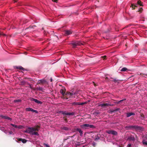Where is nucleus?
Here are the masks:
<instances>
[{
  "label": "nucleus",
  "mask_w": 147,
  "mask_h": 147,
  "mask_svg": "<svg viewBox=\"0 0 147 147\" xmlns=\"http://www.w3.org/2000/svg\"><path fill=\"white\" fill-rule=\"evenodd\" d=\"M99 106H100L101 107H103L105 106V104H102L98 105Z\"/></svg>",
  "instance_id": "cd10ccee"
},
{
  "label": "nucleus",
  "mask_w": 147,
  "mask_h": 147,
  "mask_svg": "<svg viewBox=\"0 0 147 147\" xmlns=\"http://www.w3.org/2000/svg\"><path fill=\"white\" fill-rule=\"evenodd\" d=\"M104 57H106V56H105Z\"/></svg>",
  "instance_id": "ea45409f"
},
{
  "label": "nucleus",
  "mask_w": 147,
  "mask_h": 147,
  "mask_svg": "<svg viewBox=\"0 0 147 147\" xmlns=\"http://www.w3.org/2000/svg\"><path fill=\"white\" fill-rule=\"evenodd\" d=\"M8 120H10V121H11L12 120V119L11 118H10L9 117H8L7 119Z\"/></svg>",
  "instance_id": "2f4dec72"
},
{
  "label": "nucleus",
  "mask_w": 147,
  "mask_h": 147,
  "mask_svg": "<svg viewBox=\"0 0 147 147\" xmlns=\"http://www.w3.org/2000/svg\"><path fill=\"white\" fill-rule=\"evenodd\" d=\"M21 100H14V101L15 102H20Z\"/></svg>",
  "instance_id": "a878e982"
},
{
  "label": "nucleus",
  "mask_w": 147,
  "mask_h": 147,
  "mask_svg": "<svg viewBox=\"0 0 147 147\" xmlns=\"http://www.w3.org/2000/svg\"><path fill=\"white\" fill-rule=\"evenodd\" d=\"M32 99L33 100V101H34L36 103H37L38 104H42V102L40 101H39L36 99H34V98H33Z\"/></svg>",
  "instance_id": "f8f14e48"
},
{
  "label": "nucleus",
  "mask_w": 147,
  "mask_h": 147,
  "mask_svg": "<svg viewBox=\"0 0 147 147\" xmlns=\"http://www.w3.org/2000/svg\"><path fill=\"white\" fill-rule=\"evenodd\" d=\"M126 100V99H124L121 100L119 101H118V102H117V103L118 104V103H119L120 102L123 101V100Z\"/></svg>",
  "instance_id": "c85d7f7f"
},
{
  "label": "nucleus",
  "mask_w": 147,
  "mask_h": 147,
  "mask_svg": "<svg viewBox=\"0 0 147 147\" xmlns=\"http://www.w3.org/2000/svg\"><path fill=\"white\" fill-rule=\"evenodd\" d=\"M46 82V81L43 79L40 80L38 81V82L39 83H43L44 82Z\"/></svg>",
  "instance_id": "4468645a"
},
{
  "label": "nucleus",
  "mask_w": 147,
  "mask_h": 147,
  "mask_svg": "<svg viewBox=\"0 0 147 147\" xmlns=\"http://www.w3.org/2000/svg\"><path fill=\"white\" fill-rule=\"evenodd\" d=\"M12 133H13V132H12V131H10V132H9V134H12Z\"/></svg>",
  "instance_id": "e433bc0d"
},
{
  "label": "nucleus",
  "mask_w": 147,
  "mask_h": 147,
  "mask_svg": "<svg viewBox=\"0 0 147 147\" xmlns=\"http://www.w3.org/2000/svg\"><path fill=\"white\" fill-rule=\"evenodd\" d=\"M125 128L127 129H135L136 130H139L140 131H142L143 130L144 128L142 127L138 126L137 125H130L127 126Z\"/></svg>",
  "instance_id": "f03ea898"
},
{
  "label": "nucleus",
  "mask_w": 147,
  "mask_h": 147,
  "mask_svg": "<svg viewBox=\"0 0 147 147\" xmlns=\"http://www.w3.org/2000/svg\"><path fill=\"white\" fill-rule=\"evenodd\" d=\"M1 130H2V131H3V129H1Z\"/></svg>",
  "instance_id": "a19ab883"
},
{
  "label": "nucleus",
  "mask_w": 147,
  "mask_h": 147,
  "mask_svg": "<svg viewBox=\"0 0 147 147\" xmlns=\"http://www.w3.org/2000/svg\"><path fill=\"white\" fill-rule=\"evenodd\" d=\"M106 132L108 134H112L115 135H117V132L114 130H107Z\"/></svg>",
  "instance_id": "39448f33"
},
{
  "label": "nucleus",
  "mask_w": 147,
  "mask_h": 147,
  "mask_svg": "<svg viewBox=\"0 0 147 147\" xmlns=\"http://www.w3.org/2000/svg\"><path fill=\"white\" fill-rule=\"evenodd\" d=\"M142 7H140L139 9V11H140V12H142Z\"/></svg>",
  "instance_id": "7c9ffc66"
},
{
  "label": "nucleus",
  "mask_w": 147,
  "mask_h": 147,
  "mask_svg": "<svg viewBox=\"0 0 147 147\" xmlns=\"http://www.w3.org/2000/svg\"><path fill=\"white\" fill-rule=\"evenodd\" d=\"M84 147V146H83V147Z\"/></svg>",
  "instance_id": "c03bdc74"
},
{
  "label": "nucleus",
  "mask_w": 147,
  "mask_h": 147,
  "mask_svg": "<svg viewBox=\"0 0 147 147\" xmlns=\"http://www.w3.org/2000/svg\"><path fill=\"white\" fill-rule=\"evenodd\" d=\"M76 130L77 131H78L79 132L80 134V136H82L83 131L80 128H77L76 129Z\"/></svg>",
  "instance_id": "9d476101"
},
{
  "label": "nucleus",
  "mask_w": 147,
  "mask_h": 147,
  "mask_svg": "<svg viewBox=\"0 0 147 147\" xmlns=\"http://www.w3.org/2000/svg\"><path fill=\"white\" fill-rule=\"evenodd\" d=\"M69 94L70 95H73L75 94L74 93H69Z\"/></svg>",
  "instance_id": "473e14b6"
},
{
  "label": "nucleus",
  "mask_w": 147,
  "mask_h": 147,
  "mask_svg": "<svg viewBox=\"0 0 147 147\" xmlns=\"http://www.w3.org/2000/svg\"><path fill=\"white\" fill-rule=\"evenodd\" d=\"M138 5H142V3H141V1L140 0L138 1H137V3L131 4V6L132 7V9H134V6L135 7H137Z\"/></svg>",
  "instance_id": "20e7f679"
},
{
  "label": "nucleus",
  "mask_w": 147,
  "mask_h": 147,
  "mask_svg": "<svg viewBox=\"0 0 147 147\" xmlns=\"http://www.w3.org/2000/svg\"><path fill=\"white\" fill-rule=\"evenodd\" d=\"M38 129L37 128L29 127L24 131V132L27 133L32 135L38 136L39 134L35 131H38Z\"/></svg>",
  "instance_id": "f257e3e1"
},
{
  "label": "nucleus",
  "mask_w": 147,
  "mask_h": 147,
  "mask_svg": "<svg viewBox=\"0 0 147 147\" xmlns=\"http://www.w3.org/2000/svg\"><path fill=\"white\" fill-rule=\"evenodd\" d=\"M96 144V143L94 142H93L92 144V145L93 146H94Z\"/></svg>",
  "instance_id": "72a5a7b5"
},
{
  "label": "nucleus",
  "mask_w": 147,
  "mask_h": 147,
  "mask_svg": "<svg viewBox=\"0 0 147 147\" xmlns=\"http://www.w3.org/2000/svg\"><path fill=\"white\" fill-rule=\"evenodd\" d=\"M63 115H73L74 113L73 112H67L66 111H61L60 112Z\"/></svg>",
  "instance_id": "423d86ee"
},
{
  "label": "nucleus",
  "mask_w": 147,
  "mask_h": 147,
  "mask_svg": "<svg viewBox=\"0 0 147 147\" xmlns=\"http://www.w3.org/2000/svg\"><path fill=\"white\" fill-rule=\"evenodd\" d=\"M17 69H20L22 70L23 71H24V69L22 66H18V67H17Z\"/></svg>",
  "instance_id": "6ab92c4d"
},
{
  "label": "nucleus",
  "mask_w": 147,
  "mask_h": 147,
  "mask_svg": "<svg viewBox=\"0 0 147 147\" xmlns=\"http://www.w3.org/2000/svg\"><path fill=\"white\" fill-rule=\"evenodd\" d=\"M52 78H51V82H52Z\"/></svg>",
  "instance_id": "4c0bfd02"
},
{
  "label": "nucleus",
  "mask_w": 147,
  "mask_h": 147,
  "mask_svg": "<svg viewBox=\"0 0 147 147\" xmlns=\"http://www.w3.org/2000/svg\"><path fill=\"white\" fill-rule=\"evenodd\" d=\"M135 113H127V117H129L131 115H134Z\"/></svg>",
  "instance_id": "9b49d317"
},
{
  "label": "nucleus",
  "mask_w": 147,
  "mask_h": 147,
  "mask_svg": "<svg viewBox=\"0 0 147 147\" xmlns=\"http://www.w3.org/2000/svg\"><path fill=\"white\" fill-rule=\"evenodd\" d=\"M57 0H52V1H54L55 2H57Z\"/></svg>",
  "instance_id": "f704fd0d"
},
{
  "label": "nucleus",
  "mask_w": 147,
  "mask_h": 147,
  "mask_svg": "<svg viewBox=\"0 0 147 147\" xmlns=\"http://www.w3.org/2000/svg\"><path fill=\"white\" fill-rule=\"evenodd\" d=\"M60 92L61 94H62L63 95L65 94V92H64L63 90L61 89L60 90Z\"/></svg>",
  "instance_id": "aec40b11"
},
{
  "label": "nucleus",
  "mask_w": 147,
  "mask_h": 147,
  "mask_svg": "<svg viewBox=\"0 0 147 147\" xmlns=\"http://www.w3.org/2000/svg\"><path fill=\"white\" fill-rule=\"evenodd\" d=\"M43 144L46 147H50V146L47 144L44 143Z\"/></svg>",
  "instance_id": "393cba45"
},
{
  "label": "nucleus",
  "mask_w": 147,
  "mask_h": 147,
  "mask_svg": "<svg viewBox=\"0 0 147 147\" xmlns=\"http://www.w3.org/2000/svg\"><path fill=\"white\" fill-rule=\"evenodd\" d=\"M105 106H111L112 105L111 104H108V103H105Z\"/></svg>",
  "instance_id": "b1692460"
},
{
  "label": "nucleus",
  "mask_w": 147,
  "mask_h": 147,
  "mask_svg": "<svg viewBox=\"0 0 147 147\" xmlns=\"http://www.w3.org/2000/svg\"><path fill=\"white\" fill-rule=\"evenodd\" d=\"M97 138H96V139H95V140H96V139Z\"/></svg>",
  "instance_id": "37998d69"
},
{
  "label": "nucleus",
  "mask_w": 147,
  "mask_h": 147,
  "mask_svg": "<svg viewBox=\"0 0 147 147\" xmlns=\"http://www.w3.org/2000/svg\"><path fill=\"white\" fill-rule=\"evenodd\" d=\"M65 33L66 35H68L71 34L72 33V32L70 30H65Z\"/></svg>",
  "instance_id": "ddd939ff"
},
{
  "label": "nucleus",
  "mask_w": 147,
  "mask_h": 147,
  "mask_svg": "<svg viewBox=\"0 0 147 147\" xmlns=\"http://www.w3.org/2000/svg\"><path fill=\"white\" fill-rule=\"evenodd\" d=\"M10 125H11V126H12L15 127V128H17V125H14V124H12V123H11L10 124Z\"/></svg>",
  "instance_id": "bb28decb"
},
{
  "label": "nucleus",
  "mask_w": 147,
  "mask_h": 147,
  "mask_svg": "<svg viewBox=\"0 0 147 147\" xmlns=\"http://www.w3.org/2000/svg\"><path fill=\"white\" fill-rule=\"evenodd\" d=\"M26 110L27 111H30L32 112L33 111V109L32 108L29 107V108H27L26 109Z\"/></svg>",
  "instance_id": "2eb2a0df"
},
{
  "label": "nucleus",
  "mask_w": 147,
  "mask_h": 147,
  "mask_svg": "<svg viewBox=\"0 0 147 147\" xmlns=\"http://www.w3.org/2000/svg\"><path fill=\"white\" fill-rule=\"evenodd\" d=\"M144 139L142 141L143 144L147 145V135H145L143 136Z\"/></svg>",
  "instance_id": "0eeeda50"
},
{
  "label": "nucleus",
  "mask_w": 147,
  "mask_h": 147,
  "mask_svg": "<svg viewBox=\"0 0 147 147\" xmlns=\"http://www.w3.org/2000/svg\"><path fill=\"white\" fill-rule=\"evenodd\" d=\"M127 70V68L126 67H123L122 69L121 70V71H125Z\"/></svg>",
  "instance_id": "412c9836"
},
{
  "label": "nucleus",
  "mask_w": 147,
  "mask_h": 147,
  "mask_svg": "<svg viewBox=\"0 0 147 147\" xmlns=\"http://www.w3.org/2000/svg\"><path fill=\"white\" fill-rule=\"evenodd\" d=\"M80 127L83 129H88V128H93L94 127V126L93 125L87 124L81 125Z\"/></svg>",
  "instance_id": "7ed1b4c3"
},
{
  "label": "nucleus",
  "mask_w": 147,
  "mask_h": 147,
  "mask_svg": "<svg viewBox=\"0 0 147 147\" xmlns=\"http://www.w3.org/2000/svg\"><path fill=\"white\" fill-rule=\"evenodd\" d=\"M0 35H2V34H1V33H0Z\"/></svg>",
  "instance_id": "79ce46f5"
},
{
  "label": "nucleus",
  "mask_w": 147,
  "mask_h": 147,
  "mask_svg": "<svg viewBox=\"0 0 147 147\" xmlns=\"http://www.w3.org/2000/svg\"><path fill=\"white\" fill-rule=\"evenodd\" d=\"M62 129L65 130H69L68 128L66 127H63Z\"/></svg>",
  "instance_id": "4be33fe9"
},
{
  "label": "nucleus",
  "mask_w": 147,
  "mask_h": 147,
  "mask_svg": "<svg viewBox=\"0 0 147 147\" xmlns=\"http://www.w3.org/2000/svg\"><path fill=\"white\" fill-rule=\"evenodd\" d=\"M20 141H21L22 142H23L24 143H26V140L25 139H20Z\"/></svg>",
  "instance_id": "a211bd4d"
},
{
  "label": "nucleus",
  "mask_w": 147,
  "mask_h": 147,
  "mask_svg": "<svg viewBox=\"0 0 147 147\" xmlns=\"http://www.w3.org/2000/svg\"><path fill=\"white\" fill-rule=\"evenodd\" d=\"M128 139L129 140L134 141L135 140V138L134 137L131 136L128 138Z\"/></svg>",
  "instance_id": "dca6fc26"
},
{
  "label": "nucleus",
  "mask_w": 147,
  "mask_h": 147,
  "mask_svg": "<svg viewBox=\"0 0 147 147\" xmlns=\"http://www.w3.org/2000/svg\"><path fill=\"white\" fill-rule=\"evenodd\" d=\"M0 117L4 119H7L8 117L7 116H4L2 115H0Z\"/></svg>",
  "instance_id": "f3484780"
},
{
  "label": "nucleus",
  "mask_w": 147,
  "mask_h": 147,
  "mask_svg": "<svg viewBox=\"0 0 147 147\" xmlns=\"http://www.w3.org/2000/svg\"><path fill=\"white\" fill-rule=\"evenodd\" d=\"M128 147H130L131 146V144H128L127 146Z\"/></svg>",
  "instance_id": "c9c22d12"
},
{
  "label": "nucleus",
  "mask_w": 147,
  "mask_h": 147,
  "mask_svg": "<svg viewBox=\"0 0 147 147\" xmlns=\"http://www.w3.org/2000/svg\"><path fill=\"white\" fill-rule=\"evenodd\" d=\"M23 126L22 125H19V126H17V128H18V129H22L23 128Z\"/></svg>",
  "instance_id": "5701e85b"
},
{
  "label": "nucleus",
  "mask_w": 147,
  "mask_h": 147,
  "mask_svg": "<svg viewBox=\"0 0 147 147\" xmlns=\"http://www.w3.org/2000/svg\"><path fill=\"white\" fill-rule=\"evenodd\" d=\"M73 45H74V47H75V46L76 45H82V44L81 43H80L78 41L76 42L73 43Z\"/></svg>",
  "instance_id": "1a4fd4ad"
},
{
  "label": "nucleus",
  "mask_w": 147,
  "mask_h": 147,
  "mask_svg": "<svg viewBox=\"0 0 147 147\" xmlns=\"http://www.w3.org/2000/svg\"><path fill=\"white\" fill-rule=\"evenodd\" d=\"M33 112H35L36 113H38V112L36 110H34L33 109V111H32Z\"/></svg>",
  "instance_id": "c756f323"
},
{
  "label": "nucleus",
  "mask_w": 147,
  "mask_h": 147,
  "mask_svg": "<svg viewBox=\"0 0 147 147\" xmlns=\"http://www.w3.org/2000/svg\"><path fill=\"white\" fill-rule=\"evenodd\" d=\"M3 35L5 36H6V35L5 34H3Z\"/></svg>",
  "instance_id": "58836bf2"
},
{
  "label": "nucleus",
  "mask_w": 147,
  "mask_h": 147,
  "mask_svg": "<svg viewBox=\"0 0 147 147\" xmlns=\"http://www.w3.org/2000/svg\"><path fill=\"white\" fill-rule=\"evenodd\" d=\"M86 102H73L72 103V105H83L86 103Z\"/></svg>",
  "instance_id": "6e6552de"
}]
</instances>
